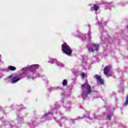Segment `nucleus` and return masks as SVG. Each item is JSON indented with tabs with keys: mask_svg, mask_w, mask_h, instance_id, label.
I'll return each instance as SVG.
<instances>
[{
	"mask_svg": "<svg viewBox=\"0 0 128 128\" xmlns=\"http://www.w3.org/2000/svg\"><path fill=\"white\" fill-rule=\"evenodd\" d=\"M38 66H40V65L38 64H33L30 66V67L22 68V70H23L24 72L21 74L20 76L24 78V76H26L27 78H30V74H27L26 72V70H30V72H36V70L38 68Z\"/></svg>",
	"mask_w": 128,
	"mask_h": 128,
	"instance_id": "f257e3e1",
	"label": "nucleus"
},
{
	"mask_svg": "<svg viewBox=\"0 0 128 128\" xmlns=\"http://www.w3.org/2000/svg\"><path fill=\"white\" fill-rule=\"evenodd\" d=\"M82 96L84 100L86 98H88V94H90V92H92V87L89 84L84 83L82 86Z\"/></svg>",
	"mask_w": 128,
	"mask_h": 128,
	"instance_id": "f03ea898",
	"label": "nucleus"
},
{
	"mask_svg": "<svg viewBox=\"0 0 128 128\" xmlns=\"http://www.w3.org/2000/svg\"><path fill=\"white\" fill-rule=\"evenodd\" d=\"M62 50L68 56L72 54V50L70 47L66 43H64L62 45Z\"/></svg>",
	"mask_w": 128,
	"mask_h": 128,
	"instance_id": "7ed1b4c3",
	"label": "nucleus"
},
{
	"mask_svg": "<svg viewBox=\"0 0 128 128\" xmlns=\"http://www.w3.org/2000/svg\"><path fill=\"white\" fill-rule=\"evenodd\" d=\"M100 48V45L96 43L91 42L89 44L88 50L89 52H98Z\"/></svg>",
	"mask_w": 128,
	"mask_h": 128,
	"instance_id": "20e7f679",
	"label": "nucleus"
},
{
	"mask_svg": "<svg viewBox=\"0 0 128 128\" xmlns=\"http://www.w3.org/2000/svg\"><path fill=\"white\" fill-rule=\"evenodd\" d=\"M98 24H99V26L100 27V32L101 34H103L104 30V26L106 24V22L101 20L100 22H98Z\"/></svg>",
	"mask_w": 128,
	"mask_h": 128,
	"instance_id": "39448f33",
	"label": "nucleus"
},
{
	"mask_svg": "<svg viewBox=\"0 0 128 128\" xmlns=\"http://www.w3.org/2000/svg\"><path fill=\"white\" fill-rule=\"evenodd\" d=\"M94 78L97 80L98 82L100 84H104V80L102 79V76H98V74H95Z\"/></svg>",
	"mask_w": 128,
	"mask_h": 128,
	"instance_id": "423d86ee",
	"label": "nucleus"
},
{
	"mask_svg": "<svg viewBox=\"0 0 128 128\" xmlns=\"http://www.w3.org/2000/svg\"><path fill=\"white\" fill-rule=\"evenodd\" d=\"M110 66H106L104 68V74H106V76H108V72H110Z\"/></svg>",
	"mask_w": 128,
	"mask_h": 128,
	"instance_id": "0eeeda50",
	"label": "nucleus"
},
{
	"mask_svg": "<svg viewBox=\"0 0 128 128\" xmlns=\"http://www.w3.org/2000/svg\"><path fill=\"white\" fill-rule=\"evenodd\" d=\"M82 118H89L90 120H92V118H90V112H87V114L85 115H83V117H78L76 120H82Z\"/></svg>",
	"mask_w": 128,
	"mask_h": 128,
	"instance_id": "6e6552de",
	"label": "nucleus"
},
{
	"mask_svg": "<svg viewBox=\"0 0 128 128\" xmlns=\"http://www.w3.org/2000/svg\"><path fill=\"white\" fill-rule=\"evenodd\" d=\"M20 80V78H18L17 76L13 77L12 80V84H16V82H18Z\"/></svg>",
	"mask_w": 128,
	"mask_h": 128,
	"instance_id": "1a4fd4ad",
	"label": "nucleus"
},
{
	"mask_svg": "<svg viewBox=\"0 0 128 128\" xmlns=\"http://www.w3.org/2000/svg\"><path fill=\"white\" fill-rule=\"evenodd\" d=\"M112 116H114V114H112V112L108 113V114L107 115L108 120H110V118H112Z\"/></svg>",
	"mask_w": 128,
	"mask_h": 128,
	"instance_id": "9d476101",
	"label": "nucleus"
},
{
	"mask_svg": "<svg viewBox=\"0 0 128 128\" xmlns=\"http://www.w3.org/2000/svg\"><path fill=\"white\" fill-rule=\"evenodd\" d=\"M92 8H93V10H94L96 11L98 10V8H100V7H98V5L95 4L94 6L93 7H92Z\"/></svg>",
	"mask_w": 128,
	"mask_h": 128,
	"instance_id": "9b49d317",
	"label": "nucleus"
},
{
	"mask_svg": "<svg viewBox=\"0 0 128 128\" xmlns=\"http://www.w3.org/2000/svg\"><path fill=\"white\" fill-rule=\"evenodd\" d=\"M8 70H16V67L14 66H10L8 67Z\"/></svg>",
	"mask_w": 128,
	"mask_h": 128,
	"instance_id": "f8f14e48",
	"label": "nucleus"
},
{
	"mask_svg": "<svg viewBox=\"0 0 128 128\" xmlns=\"http://www.w3.org/2000/svg\"><path fill=\"white\" fill-rule=\"evenodd\" d=\"M51 60L49 61V62H50V64H54V62H56L57 60L56 58H51Z\"/></svg>",
	"mask_w": 128,
	"mask_h": 128,
	"instance_id": "ddd939ff",
	"label": "nucleus"
},
{
	"mask_svg": "<svg viewBox=\"0 0 128 128\" xmlns=\"http://www.w3.org/2000/svg\"><path fill=\"white\" fill-rule=\"evenodd\" d=\"M68 85V81H66V80H64L62 82V86H66Z\"/></svg>",
	"mask_w": 128,
	"mask_h": 128,
	"instance_id": "4468645a",
	"label": "nucleus"
},
{
	"mask_svg": "<svg viewBox=\"0 0 128 128\" xmlns=\"http://www.w3.org/2000/svg\"><path fill=\"white\" fill-rule=\"evenodd\" d=\"M56 64L58 66H62V68H64V64L60 62H57Z\"/></svg>",
	"mask_w": 128,
	"mask_h": 128,
	"instance_id": "2eb2a0df",
	"label": "nucleus"
},
{
	"mask_svg": "<svg viewBox=\"0 0 128 128\" xmlns=\"http://www.w3.org/2000/svg\"><path fill=\"white\" fill-rule=\"evenodd\" d=\"M50 116H52V114H51L50 112H48L44 114L45 116H50Z\"/></svg>",
	"mask_w": 128,
	"mask_h": 128,
	"instance_id": "dca6fc26",
	"label": "nucleus"
},
{
	"mask_svg": "<svg viewBox=\"0 0 128 128\" xmlns=\"http://www.w3.org/2000/svg\"><path fill=\"white\" fill-rule=\"evenodd\" d=\"M17 118L18 120H22V118H20V116L18 115L17 116Z\"/></svg>",
	"mask_w": 128,
	"mask_h": 128,
	"instance_id": "f3484780",
	"label": "nucleus"
},
{
	"mask_svg": "<svg viewBox=\"0 0 128 128\" xmlns=\"http://www.w3.org/2000/svg\"><path fill=\"white\" fill-rule=\"evenodd\" d=\"M82 78H84V76H86V74H84V73H83V74H82Z\"/></svg>",
	"mask_w": 128,
	"mask_h": 128,
	"instance_id": "a211bd4d",
	"label": "nucleus"
},
{
	"mask_svg": "<svg viewBox=\"0 0 128 128\" xmlns=\"http://www.w3.org/2000/svg\"><path fill=\"white\" fill-rule=\"evenodd\" d=\"M36 76H37V78H40V74H37Z\"/></svg>",
	"mask_w": 128,
	"mask_h": 128,
	"instance_id": "6ab92c4d",
	"label": "nucleus"
},
{
	"mask_svg": "<svg viewBox=\"0 0 128 128\" xmlns=\"http://www.w3.org/2000/svg\"><path fill=\"white\" fill-rule=\"evenodd\" d=\"M66 110H68V111H70V108H66Z\"/></svg>",
	"mask_w": 128,
	"mask_h": 128,
	"instance_id": "aec40b11",
	"label": "nucleus"
},
{
	"mask_svg": "<svg viewBox=\"0 0 128 128\" xmlns=\"http://www.w3.org/2000/svg\"><path fill=\"white\" fill-rule=\"evenodd\" d=\"M52 109L53 110H56V108H54V107H52Z\"/></svg>",
	"mask_w": 128,
	"mask_h": 128,
	"instance_id": "412c9836",
	"label": "nucleus"
},
{
	"mask_svg": "<svg viewBox=\"0 0 128 128\" xmlns=\"http://www.w3.org/2000/svg\"><path fill=\"white\" fill-rule=\"evenodd\" d=\"M0 110H2V107H0Z\"/></svg>",
	"mask_w": 128,
	"mask_h": 128,
	"instance_id": "4be33fe9",
	"label": "nucleus"
},
{
	"mask_svg": "<svg viewBox=\"0 0 128 128\" xmlns=\"http://www.w3.org/2000/svg\"><path fill=\"white\" fill-rule=\"evenodd\" d=\"M12 76H10L9 78H12Z\"/></svg>",
	"mask_w": 128,
	"mask_h": 128,
	"instance_id": "5701e85b",
	"label": "nucleus"
},
{
	"mask_svg": "<svg viewBox=\"0 0 128 128\" xmlns=\"http://www.w3.org/2000/svg\"><path fill=\"white\" fill-rule=\"evenodd\" d=\"M45 118H46V117H44Z\"/></svg>",
	"mask_w": 128,
	"mask_h": 128,
	"instance_id": "b1692460",
	"label": "nucleus"
},
{
	"mask_svg": "<svg viewBox=\"0 0 128 128\" xmlns=\"http://www.w3.org/2000/svg\"><path fill=\"white\" fill-rule=\"evenodd\" d=\"M60 126H62V125H61V124H60Z\"/></svg>",
	"mask_w": 128,
	"mask_h": 128,
	"instance_id": "393cba45",
	"label": "nucleus"
},
{
	"mask_svg": "<svg viewBox=\"0 0 128 128\" xmlns=\"http://www.w3.org/2000/svg\"><path fill=\"white\" fill-rule=\"evenodd\" d=\"M106 32V30H104V32Z\"/></svg>",
	"mask_w": 128,
	"mask_h": 128,
	"instance_id": "a878e982",
	"label": "nucleus"
}]
</instances>
